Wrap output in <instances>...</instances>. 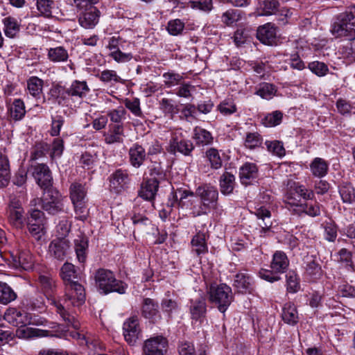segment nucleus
<instances>
[{
  "label": "nucleus",
  "mask_w": 355,
  "mask_h": 355,
  "mask_svg": "<svg viewBox=\"0 0 355 355\" xmlns=\"http://www.w3.org/2000/svg\"><path fill=\"white\" fill-rule=\"evenodd\" d=\"M235 185V177L229 172L224 173L220 179V191L224 195L232 193Z\"/></svg>",
  "instance_id": "obj_36"
},
{
  "label": "nucleus",
  "mask_w": 355,
  "mask_h": 355,
  "mask_svg": "<svg viewBox=\"0 0 355 355\" xmlns=\"http://www.w3.org/2000/svg\"><path fill=\"white\" fill-rule=\"evenodd\" d=\"M192 251L198 256H201L208 252V247L206 243V236L205 233H197L191 240Z\"/></svg>",
  "instance_id": "obj_32"
},
{
  "label": "nucleus",
  "mask_w": 355,
  "mask_h": 355,
  "mask_svg": "<svg viewBox=\"0 0 355 355\" xmlns=\"http://www.w3.org/2000/svg\"><path fill=\"white\" fill-rule=\"evenodd\" d=\"M287 290L291 293H295L299 289L300 285L297 275L294 271H289L286 275Z\"/></svg>",
  "instance_id": "obj_61"
},
{
  "label": "nucleus",
  "mask_w": 355,
  "mask_h": 355,
  "mask_svg": "<svg viewBox=\"0 0 355 355\" xmlns=\"http://www.w3.org/2000/svg\"><path fill=\"white\" fill-rule=\"evenodd\" d=\"M340 195L345 203H352L355 200L354 189L350 185H345L340 189Z\"/></svg>",
  "instance_id": "obj_62"
},
{
  "label": "nucleus",
  "mask_w": 355,
  "mask_h": 355,
  "mask_svg": "<svg viewBox=\"0 0 355 355\" xmlns=\"http://www.w3.org/2000/svg\"><path fill=\"white\" fill-rule=\"evenodd\" d=\"M60 276L64 285L67 286V293L70 300L73 297L71 292L74 290L76 293L77 296L73 303L77 304L85 301V288L78 283L80 274L76 270L75 266L70 263H65L61 268Z\"/></svg>",
  "instance_id": "obj_3"
},
{
  "label": "nucleus",
  "mask_w": 355,
  "mask_h": 355,
  "mask_svg": "<svg viewBox=\"0 0 355 355\" xmlns=\"http://www.w3.org/2000/svg\"><path fill=\"white\" fill-rule=\"evenodd\" d=\"M125 107L136 116H141L142 111L140 107V101L137 98L132 100L126 98L124 101Z\"/></svg>",
  "instance_id": "obj_60"
},
{
  "label": "nucleus",
  "mask_w": 355,
  "mask_h": 355,
  "mask_svg": "<svg viewBox=\"0 0 355 355\" xmlns=\"http://www.w3.org/2000/svg\"><path fill=\"white\" fill-rule=\"evenodd\" d=\"M168 347L166 338L158 336L146 340L143 355H164Z\"/></svg>",
  "instance_id": "obj_11"
},
{
  "label": "nucleus",
  "mask_w": 355,
  "mask_h": 355,
  "mask_svg": "<svg viewBox=\"0 0 355 355\" xmlns=\"http://www.w3.org/2000/svg\"><path fill=\"white\" fill-rule=\"evenodd\" d=\"M125 50L119 49L115 52L110 53V56L118 63H125L130 62L133 58V54L131 52H125Z\"/></svg>",
  "instance_id": "obj_56"
},
{
  "label": "nucleus",
  "mask_w": 355,
  "mask_h": 355,
  "mask_svg": "<svg viewBox=\"0 0 355 355\" xmlns=\"http://www.w3.org/2000/svg\"><path fill=\"white\" fill-rule=\"evenodd\" d=\"M252 213H254L259 220V225L263 231L268 230L271 227L272 225L271 213L266 207L264 206L254 207V210Z\"/></svg>",
  "instance_id": "obj_27"
},
{
  "label": "nucleus",
  "mask_w": 355,
  "mask_h": 355,
  "mask_svg": "<svg viewBox=\"0 0 355 355\" xmlns=\"http://www.w3.org/2000/svg\"><path fill=\"white\" fill-rule=\"evenodd\" d=\"M78 10H81L78 17L79 24L85 28H94L99 21L101 16L99 10L94 6H87Z\"/></svg>",
  "instance_id": "obj_10"
},
{
  "label": "nucleus",
  "mask_w": 355,
  "mask_h": 355,
  "mask_svg": "<svg viewBox=\"0 0 355 355\" xmlns=\"http://www.w3.org/2000/svg\"><path fill=\"white\" fill-rule=\"evenodd\" d=\"M99 79L105 83H123V79L117 74L114 70L105 69L101 72L98 76Z\"/></svg>",
  "instance_id": "obj_47"
},
{
  "label": "nucleus",
  "mask_w": 355,
  "mask_h": 355,
  "mask_svg": "<svg viewBox=\"0 0 355 355\" xmlns=\"http://www.w3.org/2000/svg\"><path fill=\"white\" fill-rule=\"evenodd\" d=\"M257 176L258 168L254 163L246 162L240 168L239 177L243 184H249Z\"/></svg>",
  "instance_id": "obj_25"
},
{
  "label": "nucleus",
  "mask_w": 355,
  "mask_h": 355,
  "mask_svg": "<svg viewBox=\"0 0 355 355\" xmlns=\"http://www.w3.org/2000/svg\"><path fill=\"white\" fill-rule=\"evenodd\" d=\"M283 114L280 111H274L266 115L262 119V123L266 127H274L281 123Z\"/></svg>",
  "instance_id": "obj_49"
},
{
  "label": "nucleus",
  "mask_w": 355,
  "mask_h": 355,
  "mask_svg": "<svg viewBox=\"0 0 355 355\" xmlns=\"http://www.w3.org/2000/svg\"><path fill=\"white\" fill-rule=\"evenodd\" d=\"M289 265L286 254L282 251H277L272 257L270 263L271 269L276 273H283L286 271Z\"/></svg>",
  "instance_id": "obj_29"
},
{
  "label": "nucleus",
  "mask_w": 355,
  "mask_h": 355,
  "mask_svg": "<svg viewBox=\"0 0 355 355\" xmlns=\"http://www.w3.org/2000/svg\"><path fill=\"white\" fill-rule=\"evenodd\" d=\"M196 195L200 198L201 203L208 209L214 208L217 202L218 192L212 186L205 184L198 187L196 191Z\"/></svg>",
  "instance_id": "obj_13"
},
{
  "label": "nucleus",
  "mask_w": 355,
  "mask_h": 355,
  "mask_svg": "<svg viewBox=\"0 0 355 355\" xmlns=\"http://www.w3.org/2000/svg\"><path fill=\"white\" fill-rule=\"evenodd\" d=\"M164 82L167 87H171L180 84L183 79L182 75L179 73L168 72L163 74Z\"/></svg>",
  "instance_id": "obj_58"
},
{
  "label": "nucleus",
  "mask_w": 355,
  "mask_h": 355,
  "mask_svg": "<svg viewBox=\"0 0 355 355\" xmlns=\"http://www.w3.org/2000/svg\"><path fill=\"white\" fill-rule=\"evenodd\" d=\"M27 227L29 233L37 241L43 239L46 234V218L42 211L34 209L27 218Z\"/></svg>",
  "instance_id": "obj_8"
},
{
  "label": "nucleus",
  "mask_w": 355,
  "mask_h": 355,
  "mask_svg": "<svg viewBox=\"0 0 355 355\" xmlns=\"http://www.w3.org/2000/svg\"><path fill=\"white\" fill-rule=\"evenodd\" d=\"M95 282L98 289L104 294L112 292L123 294L127 288L125 284L116 279L112 271L103 268L98 269L96 271Z\"/></svg>",
  "instance_id": "obj_4"
},
{
  "label": "nucleus",
  "mask_w": 355,
  "mask_h": 355,
  "mask_svg": "<svg viewBox=\"0 0 355 355\" xmlns=\"http://www.w3.org/2000/svg\"><path fill=\"white\" fill-rule=\"evenodd\" d=\"M276 92L277 89L274 85L268 83H262L258 85L255 94L262 98L270 99L275 96Z\"/></svg>",
  "instance_id": "obj_43"
},
{
  "label": "nucleus",
  "mask_w": 355,
  "mask_h": 355,
  "mask_svg": "<svg viewBox=\"0 0 355 355\" xmlns=\"http://www.w3.org/2000/svg\"><path fill=\"white\" fill-rule=\"evenodd\" d=\"M30 172L41 188L47 189L51 185V173L46 164H37L32 165L30 168Z\"/></svg>",
  "instance_id": "obj_12"
},
{
  "label": "nucleus",
  "mask_w": 355,
  "mask_h": 355,
  "mask_svg": "<svg viewBox=\"0 0 355 355\" xmlns=\"http://www.w3.org/2000/svg\"><path fill=\"white\" fill-rule=\"evenodd\" d=\"M89 92V88L85 81L74 80L69 88L64 89L60 86L55 87L51 92L56 94L59 104L65 105L69 103V98H83Z\"/></svg>",
  "instance_id": "obj_5"
},
{
  "label": "nucleus",
  "mask_w": 355,
  "mask_h": 355,
  "mask_svg": "<svg viewBox=\"0 0 355 355\" xmlns=\"http://www.w3.org/2000/svg\"><path fill=\"white\" fill-rule=\"evenodd\" d=\"M70 245L68 240L62 239L53 240L49 246V252L51 257L62 260L69 250Z\"/></svg>",
  "instance_id": "obj_19"
},
{
  "label": "nucleus",
  "mask_w": 355,
  "mask_h": 355,
  "mask_svg": "<svg viewBox=\"0 0 355 355\" xmlns=\"http://www.w3.org/2000/svg\"><path fill=\"white\" fill-rule=\"evenodd\" d=\"M141 313L146 319L152 323H155L161 319L158 304L150 298L144 300Z\"/></svg>",
  "instance_id": "obj_18"
},
{
  "label": "nucleus",
  "mask_w": 355,
  "mask_h": 355,
  "mask_svg": "<svg viewBox=\"0 0 355 355\" xmlns=\"http://www.w3.org/2000/svg\"><path fill=\"white\" fill-rule=\"evenodd\" d=\"M87 189L85 184L73 182L69 188L70 198L73 204L84 202L87 196Z\"/></svg>",
  "instance_id": "obj_30"
},
{
  "label": "nucleus",
  "mask_w": 355,
  "mask_h": 355,
  "mask_svg": "<svg viewBox=\"0 0 355 355\" xmlns=\"http://www.w3.org/2000/svg\"><path fill=\"white\" fill-rule=\"evenodd\" d=\"M10 117L15 121L21 120L26 114L25 105L19 98L15 99L9 109Z\"/></svg>",
  "instance_id": "obj_37"
},
{
  "label": "nucleus",
  "mask_w": 355,
  "mask_h": 355,
  "mask_svg": "<svg viewBox=\"0 0 355 355\" xmlns=\"http://www.w3.org/2000/svg\"><path fill=\"white\" fill-rule=\"evenodd\" d=\"M16 297V293L8 284L0 282V303L7 304L15 300Z\"/></svg>",
  "instance_id": "obj_44"
},
{
  "label": "nucleus",
  "mask_w": 355,
  "mask_h": 355,
  "mask_svg": "<svg viewBox=\"0 0 355 355\" xmlns=\"http://www.w3.org/2000/svg\"><path fill=\"white\" fill-rule=\"evenodd\" d=\"M3 22L5 35L10 38L15 37L19 31V25L17 19L14 17H8L3 19Z\"/></svg>",
  "instance_id": "obj_42"
},
{
  "label": "nucleus",
  "mask_w": 355,
  "mask_h": 355,
  "mask_svg": "<svg viewBox=\"0 0 355 355\" xmlns=\"http://www.w3.org/2000/svg\"><path fill=\"white\" fill-rule=\"evenodd\" d=\"M130 180L127 171L117 169L110 176V189L115 193H121L128 187Z\"/></svg>",
  "instance_id": "obj_16"
},
{
  "label": "nucleus",
  "mask_w": 355,
  "mask_h": 355,
  "mask_svg": "<svg viewBox=\"0 0 355 355\" xmlns=\"http://www.w3.org/2000/svg\"><path fill=\"white\" fill-rule=\"evenodd\" d=\"M285 202L288 205V208L289 209H292L296 214L300 209V206L302 204L301 202V198L300 197H297L296 193L292 187L286 193Z\"/></svg>",
  "instance_id": "obj_46"
},
{
  "label": "nucleus",
  "mask_w": 355,
  "mask_h": 355,
  "mask_svg": "<svg viewBox=\"0 0 355 355\" xmlns=\"http://www.w3.org/2000/svg\"><path fill=\"white\" fill-rule=\"evenodd\" d=\"M233 286L241 293H250L253 291V281L246 272H239L235 275Z\"/></svg>",
  "instance_id": "obj_22"
},
{
  "label": "nucleus",
  "mask_w": 355,
  "mask_h": 355,
  "mask_svg": "<svg viewBox=\"0 0 355 355\" xmlns=\"http://www.w3.org/2000/svg\"><path fill=\"white\" fill-rule=\"evenodd\" d=\"M40 282L50 303L55 307V311L60 315L67 326L78 329L80 323L75 317L68 313L64 309L60 300L56 297V286L55 280L49 276H40Z\"/></svg>",
  "instance_id": "obj_2"
},
{
  "label": "nucleus",
  "mask_w": 355,
  "mask_h": 355,
  "mask_svg": "<svg viewBox=\"0 0 355 355\" xmlns=\"http://www.w3.org/2000/svg\"><path fill=\"white\" fill-rule=\"evenodd\" d=\"M269 152L279 157L284 156L285 149L282 142L279 141H267L265 143Z\"/></svg>",
  "instance_id": "obj_54"
},
{
  "label": "nucleus",
  "mask_w": 355,
  "mask_h": 355,
  "mask_svg": "<svg viewBox=\"0 0 355 355\" xmlns=\"http://www.w3.org/2000/svg\"><path fill=\"white\" fill-rule=\"evenodd\" d=\"M189 3L191 8L204 12H209L213 8L211 0H192Z\"/></svg>",
  "instance_id": "obj_59"
},
{
  "label": "nucleus",
  "mask_w": 355,
  "mask_h": 355,
  "mask_svg": "<svg viewBox=\"0 0 355 355\" xmlns=\"http://www.w3.org/2000/svg\"><path fill=\"white\" fill-rule=\"evenodd\" d=\"M8 264L12 268L17 270H29L33 268V260L28 251H22L18 255L10 254V259H8Z\"/></svg>",
  "instance_id": "obj_15"
},
{
  "label": "nucleus",
  "mask_w": 355,
  "mask_h": 355,
  "mask_svg": "<svg viewBox=\"0 0 355 355\" xmlns=\"http://www.w3.org/2000/svg\"><path fill=\"white\" fill-rule=\"evenodd\" d=\"M262 143V138L257 132L247 133L244 145L249 149H254Z\"/></svg>",
  "instance_id": "obj_53"
},
{
  "label": "nucleus",
  "mask_w": 355,
  "mask_h": 355,
  "mask_svg": "<svg viewBox=\"0 0 355 355\" xmlns=\"http://www.w3.org/2000/svg\"><path fill=\"white\" fill-rule=\"evenodd\" d=\"M355 18V5L349 6L347 10L340 14L337 21L334 22L331 32L336 37H355V30L353 28L354 22L352 20Z\"/></svg>",
  "instance_id": "obj_6"
},
{
  "label": "nucleus",
  "mask_w": 355,
  "mask_h": 355,
  "mask_svg": "<svg viewBox=\"0 0 355 355\" xmlns=\"http://www.w3.org/2000/svg\"><path fill=\"white\" fill-rule=\"evenodd\" d=\"M282 318L285 323L289 325H295L298 322V313L293 304L288 302L284 304L282 309Z\"/></svg>",
  "instance_id": "obj_31"
},
{
  "label": "nucleus",
  "mask_w": 355,
  "mask_h": 355,
  "mask_svg": "<svg viewBox=\"0 0 355 355\" xmlns=\"http://www.w3.org/2000/svg\"><path fill=\"white\" fill-rule=\"evenodd\" d=\"M207 293L209 301L216 304L222 313L225 312L233 300L232 288L225 284L211 285Z\"/></svg>",
  "instance_id": "obj_7"
},
{
  "label": "nucleus",
  "mask_w": 355,
  "mask_h": 355,
  "mask_svg": "<svg viewBox=\"0 0 355 355\" xmlns=\"http://www.w3.org/2000/svg\"><path fill=\"white\" fill-rule=\"evenodd\" d=\"M3 318L13 326L19 327L16 334L19 338H31L43 337L47 335V331L33 328L28 325H43L46 320L36 315H31L15 308H9L4 313Z\"/></svg>",
  "instance_id": "obj_1"
},
{
  "label": "nucleus",
  "mask_w": 355,
  "mask_h": 355,
  "mask_svg": "<svg viewBox=\"0 0 355 355\" xmlns=\"http://www.w3.org/2000/svg\"><path fill=\"white\" fill-rule=\"evenodd\" d=\"M140 333L139 318L137 316H132L124 322L123 334L125 341L130 345H134L137 342Z\"/></svg>",
  "instance_id": "obj_14"
},
{
  "label": "nucleus",
  "mask_w": 355,
  "mask_h": 355,
  "mask_svg": "<svg viewBox=\"0 0 355 355\" xmlns=\"http://www.w3.org/2000/svg\"><path fill=\"white\" fill-rule=\"evenodd\" d=\"M184 28V24L179 19L170 20L167 24V31L171 35H180Z\"/></svg>",
  "instance_id": "obj_55"
},
{
  "label": "nucleus",
  "mask_w": 355,
  "mask_h": 355,
  "mask_svg": "<svg viewBox=\"0 0 355 355\" xmlns=\"http://www.w3.org/2000/svg\"><path fill=\"white\" fill-rule=\"evenodd\" d=\"M130 162L132 166L139 168L144 162L146 153L145 149L138 144H135L129 150Z\"/></svg>",
  "instance_id": "obj_28"
},
{
  "label": "nucleus",
  "mask_w": 355,
  "mask_h": 355,
  "mask_svg": "<svg viewBox=\"0 0 355 355\" xmlns=\"http://www.w3.org/2000/svg\"><path fill=\"white\" fill-rule=\"evenodd\" d=\"M36 6L37 10L42 15L50 17L55 4L52 0H37Z\"/></svg>",
  "instance_id": "obj_51"
},
{
  "label": "nucleus",
  "mask_w": 355,
  "mask_h": 355,
  "mask_svg": "<svg viewBox=\"0 0 355 355\" xmlns=\"http://www.w3.org/2000/svg\"><path fill=\"white\" fill-rule=\"evenodd\" d=\"M309 69L318 76H324L329 71L326 64L319 61H313L309 64Z\"/></svg>",
  "instance_id": "obj_57"
},
{
  "label": "nucleus",
  "mask_w": 355,
  "mask_h": 355,
  "mask_svg": "<svg viewBox=\"0 0 355 355\" xmlns=\"http://www.w3.org/2000/svg\"><path fill=\"white\" fill-rule=\"evenodd\" d=\"M43 80L37 76H31L27 80L28 93L35 98H39L42 92Z\"/></svg>",
  "instance_id": "obj_39"
},
{
  "label": "nucleus",
  "mask_w": 355,
  "mask_h": 355,
  "mask_svg": "<svg viewBox=\"0 0 355 355\" xmlns=\"http://www.w3.org/2000/svg\"><path fill=\"white\" fill-rule=\"evenodd\" d=\"M205 155L211 168L218 169L222 166V159L217 149L210 148L207 150Z\"/></svg>",
  "instance_id": "obj_45"
},
{
  "label": "nucleus",
  "mask_w": 355,
  "mask_h": 355,
  "mask_svg": "<svg viewBox=\"0 0 355 355\" xmlns=\"http://www.w3.org/2000/svg\"><path fill=\"white\" fill-rule=\"evenodd\" d=\"M196 91L195 86L189 83L180 84L178 88L176 94L182 98H189L192 96V94Z\"/></svg>",
  "instance_id": "obj_64"
},
{
  "label": "nucleus",
  "mask_w": 355,
  "mask_h": 355,
  "mask_svg": "<svg viewBox=\"0 0 355 355\" xmlns=\"http://www.w3.org/2000/svg\"><path fill=\"white\" fill-rule=\"evenodd\" d=\"M279 3L276 0H265L259 3L258 8V15L259 16H268L272 15H277L279 12L282 15L287 17L289 11L288 10H279Z\"/></svg>",
  "instance_id": "obj_20"
},
{
  "label": "nucleus",
  "mask_w": 355,
  "mask_h": 355,
  "mask_svg": "<svg viewBox=\"0 0 355 355\" xmlns=\"http://www.w3.org/2000/svg\"><path fill=\"white\" fill-rule=\"evenodd\" d=\"M189 311L192 320L201 322L207 313L205 299L200 297L196 300H191Z\"/></svg>",
  "instance_id": "obj_21"
},
{
  "label": "nucleus",
  "mask_w": 355,
  "mask_h": 355,
  "mask_svg": "<svg viewBox=\"0 0 355 355\" xmlns=\"http://www.w3.org/2000/svg\"><path fill=\"white\" fill-rule=\"evenodd\" d=\"M42 207L51 214H55L63 211L62 198L56 191L47 190L42 198Z\"/></svg>",
  "instance_id": "obj_9"
},
{
  "label": "nucleus",
  "mask_w": 355,
  "mask_h": 355,
  "mask_svg": "<svg viewBox=\"0 0 355 355\" xmlns=\"http://www.w3.org/2000/svg\"><path fill=\"white\" fill-rule=\"evenodd\" d=\"M104 136L105 141L107 144L121 143L123 141V128L121 125H114Z\"/></svg>",
  "instance_id": "obj_34"
},
{
  "label": "nucleus",
  "mask_w": 355,
  "mask_h": 355,
  "mask_svg": "<svg viewBox=\"0 0 355 355\" xmlns=\"http://www.w3.org/2000/svg\"><path fill=\"white\" fill-rule=\"evenodd\" d=\"M194 139L202 145L209 144L213 139L211 134L202 128H196L194 129Z\"/></svg>",
  "instance_id": "obj_52"
},
{
  "label": "nucleus",
  "mask_w": 355,
  "mask_h": 355,
  "mask_svg": "<svg viewBox=\"0 0 355 355\" xmlns=\"http://www.w3.org/2000/svg\"><path fill=\"white\" fill-rule=\"evenodd\" d=\"M24 211L18 202H11L9 206L8 220L12 226L21 229L24 226Z\"/></svg>",
  "instance_id": "obj_23"
},
{
  "label": "nucleus",
  "mask_w": 355,
  "mask_h": 355,
  "mask_svg": "<svg viewBox=\"0 0 355 355\" xmlns=\"http://www.w3.org/2000/svg\"><path fill=\"white\" fill-rule=\"evenodd\" d=\"M193 149L194 146L190 140L179 139L178 137H173L167 147L168 152L171 154L180 153L186 156L189 155Z\"/></svg>",
  "instance_id": "obj_17"
},
{
  "label": "nucleus",
  "mask_w": 355,
  "mask_h": 355,
  "mask_svg": "<svg viewBox=\"0 0 355 355\" xmlns=\"http://www.w3.org/2000/svg\"><path fill=\"white\" fill-rule=\"evenodd\" d=\"M159 187V182L156 178L146 180L141 187L139 196L146 200L154 199Z\"/></svg>",
  "instance_id": "obj_26"
},
{
  "label": "nucleus",
  "mask_w": 355,
  "mask_h": 355,
  "mask_svg": "<svg viewBox=\"0 0 355 355\" xmlns=\"http://www.w3.org/2000/svg\"><path fill=\"white\" fill-rule=\"evenodd\" d=\"M47 58L53 63L65 62L69 59L68 51L61 46L50 48L48 49Z\"/></svg>",
  "instance_id": "obj_33"
},
{
  "label": "nucleus",
  "mask_w": 355,
  "mask_h": 355,
  "mask_svg": "<svg viewBox=\"0 0 355 355\" xmlns=\"http://www.w3.org/2000/svg\"><path fill=\"white\" fill-rule=\"evenodd\" d=\"M302 213H304L311 217L318 216L320 214V205L316 202L314 203L306 202L302 204L297 214H300Z\"/></svg>",
  "instance_id": "obj_48"
},
{
  "label": "nucleus",
  "mask_w": 355,
  "mask_h": 355,
  "mask_svg": "<svg viewBox=\"0 0 355 355\" xmlns=\"http://www.w3.org/2000/svg\"><path fill=\"white\" fill-rule=\"evenodd\" d=\"M194 195V193L191 191L179 189L171 193L172 198H171V202H174V205L177 203L178 207L184 208L185 206L184 200L187 199L189 197H193Z\"/></svg>",
  "instance_id": "obj_40"
},
{
  "label": "nucleus",
  "mask_w": 355,
  "mask_h": 355,
  "mask_svg": "<svg viewBox=\"0 0 355 355\" xmlns=\"http://www.w3.org/2000/svg\"><path fill=\"white\" fill-rule=\"evenodd\" d=\"M221 19L226 25H232L241 19V12L239 10L230 9L222 15Z\"/></svg>",
  "instance_id": "obj_50"
},
{
  "label": "nucleus",
  "mask_w": 355,
  "mask_h": 355,
  "mask_svg": "<svg viewBox=\"0 0 355 355\" xmlns=\"http://www.w3.org/2000/svg\"><path fill=\"white\" fill-rule=\"evenodd\" d=\"M340 53L343 57L355 60V37H349L347 40L343 41V43L339 48Z\"/></svg>",
  "instance_id": "obj_41"
},
{
  "label": "nucleus",
  "mask_w": 355,
  "mask_h": 355,
  "mask_svg": "<svg viewBox=\"0 0 355 355\" xmlns=\"http://www.w3.org/2000/svg\"><path fill=\"white\" fill-rule=\"evenodd\" d=\"M88 247L87 239L79 236L74 240V250L77 256V259L81 263L86 260V252Z\"/></svg>",
  "instance_id": "obj_38"
},
{
  "label": "nucleus",
  "mask_w": 355,
  "mask_h": 355,
  "mask_svg": "<svg viewBox=\"0 0 355 355\" xmlns=\"http://www.w3.org/2000/svg\"><path fill=\"white\" fill-rule=\"evenodd\" d=\"M310 169L313 176L322 178L328 171L327 162L320 157H315L310 164Z\"/></svg>",
  "instance_id": "obj_35"
},
{
  "label": "nucleus",
  "mask_w": 355,
  "mask_h": 355,
  "mask_svg": "<svg viewBox=\"0 0 355 355\" xmlns=\"http://www.w3.org/2000/svg\"><path fill=\"white\" fill-rule=\"evenodd\" d=\"M257 37L263 44L273 45L276 42L275 28L270 24H265L258 28Z\"/></svg>",
  "instance_id": "obj_24"
},
{
  "label": "nucleus",
  "mask_w": 355,
  "mask_h": 355,
  "mask_svg": "<svg viewBox=\"0 0 355 355\" xmlns=\"http://www.w3.org/2000/svg\"><path fill=\"white\" fill-rule=\"evenodd\" d=\"M49 148L48 144L45 143L36 144L31 153V159L36 160L45 155L46 152Z\"/></svg>",
  "instance_id": "obj_63"
}]
</instances>
